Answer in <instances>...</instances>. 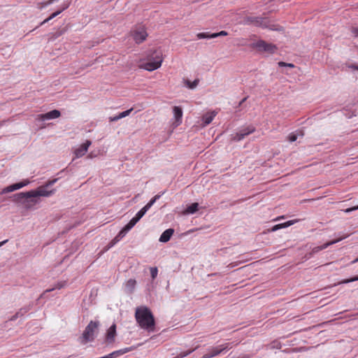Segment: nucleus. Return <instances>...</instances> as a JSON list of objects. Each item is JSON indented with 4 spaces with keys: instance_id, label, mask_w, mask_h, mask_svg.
I'll return each mask as SVG.
<instances>
[{
    "instance_id": "nucleus-28",
    "label": "nucleus",
    "mask_w": 358,
    "mask_h": 358,
    "mask_svg": "<svg viewBox=\"0 0 358 358\" xmlns=\"http://www.w3.org/2000/svg\"><path fill=\"white\" fill-rule=\"evenodd\" d=\"M214 36V33L213 34H210L208 32H202V33H199L196 34V38L198 39H202V38H214L215 36Z\"/></svg>"
},
{
    "instance_id": "nucleus-24",
    "label": "nucleus",
    "mask_w": 358,
    "mask_h": 358,
    "mask_svg": "<svg viewBox=\"0 0 358 358\" xmlns=\"http://www.w3.org/2000/svg\"><path fill=\"white\" fill-rule=\"evenodd\" d=\"M140 220L141 218L135 215L124 227L130 231Z\"/></svg>"
},
{
    "instance_id": "nucleus-43",
    "label": "nucleus",
    "mask_w": 358,
    "mask_h": 358,
    "mask_svg": "<svg viewBox=\"0 0 358 358\" xmlns=\"http://www.w3.org/2000/svg\"><path fill=\"white\" fill-rule=\"evenodd\" d=\"M118 241H115V238H114L109 243L108 245H107V247L105 248L104 251H107L108 250H109L110 248H112L113 246H114Z\"/></svg>"
},
{
    "instance_id": "nucleus-8",
    "label": "nucleus",
    "mask_w": 358,
    "mask_h": 358,
    "mask_svg": "<svg viewBox=\"0 0 358 358\" xmlns=\"http://www.w3.org/2000/svg\"><path fill=\"white\" fill-rule=\"evenodd\" d=\"M245 22L257 27H267L268 21L266 17L250 16L247 17Z\"/></svg>"
},
{
    "instance_id": "nucleus-41",
    "label": "nucleus",
    "mask_w": 358,
    "mask_h": 358,
    "mask_svg": "<svg viewBox=\"0 0 358 358\" xmlns=\"http://www.w3.org/2000/svg\"><path fill=\"white\" fill-rule=\"evenodd\" d=\"M66 8H64L62 10H57L53 13H52L48 17L49 19L51 20L52 19L55 18V17H57V15H59L64 10H65Z\"/></svg>"
},
{
    "instance_id": "nucleus-7",
    "label": "nucleus",
    "mask_w": 358,
    "mask_h": 358,
    "mask_svg": "<svg viewBox=\"0 0 358 358\" xmlns=\"http://www.w3.org/2000/svg\"><path fill=\"white\" fill-rule=\"evenodd\" d=\"M253 46L258 49L259 51L266 52L268 53H273L277 48L272 43H268L263 40L258 41Z\"/></svg>"
},
{
    "instance_id": "nucleus-42",
    "label": "nucleus",
    "mask_w": 358,
    "mask_h": 358,
    "mask_svg": "<svg viewBox=\"0 0 358 358\" xmlns=\"http://www.w3.org/2000/svg\"><path fill=\"white\" fill-rule=\"evenodd\" d=\"M297 222H298L297 220H289V221H287L286 222H284L282 224H283L284 228H285V227H288L295 224Z\"/></svg>"
},
{
    "instance_id": "nucleus-37",
    "label": "nucleus",
    "mask_w": 358,
    "mask_h": 358,
    "mask_svg": "<svg viewBox=\"0 0 358 358\" xmlns=\"http://www.w3.org/2000/svg\"><path fill=\"white\" fill-rule=\"evenodd\" d=\"M132 110H133V108H130V109H129V110H125V111H123V112L120 113L119 114V117H120V119H122V118H123V117H125L128 116V115L131 113V112Z\"/></svg>"
},
{
    "instance_id": "nucleus-18",
    "label": "nucleus",
    "mask_w": 358,
    "mask_h": 358,
    "mask_svg": "<svg viewBox=\"0 0 358 358\" xmlns=\"http://www.w3.org/2000/svg\"><path fill=\"white\" fill-rule=\"evenodd\" d=\"M199 210V203H193L185 208V210L182 212L183 215H190L195 213Z\"/></svg>"
},
{
    "instance_id": "nucleus-1",
    "label": "nucleus",
    "mask_w": 358,
    "mask_h": 358,
    "mask_svg": "<svg viewBox=\"0 0 358 358\" xmlns=\"http://www.w3.org/2000/svg\"><path fill=\"white\" fill-rule=\"evenodd\" d=\"M57 179H53L46 182L44 186L39 187L36 190H31L27 192H20L14 195V200L20 201L22 199H26L24 202V206L29 208L31 204H36L38 202V196H50L54 194L55 189L47 190L46 187L52 185L57 182Z\"/></svg>"
},
{
    "instance_id": "nucleus-49",
    "label": "nucleus",
    "mask_w": 358,
    "mask_h": 358,
    "mask_svg": "<svg viewBox=\"0 0 358 358\" xmlns=\"http://www.w3.org/2000/svg\"><path fill=\"white\" fill-rule=\"evenodd\" d=\"M20 313H21V312H17L13 316L11 317V318L10 320L11 321L16 320L17 318L20 317Z\"/></svg>"
},
{
    "instance_id": "nucleus-13",
    "label": "nucleus",
    "mask_w": 358,
    "mask_h": 358,
    "mask_svg": "<svg viewBox=\"0 0 358 358\" xmlns=\"http://www.w3.org/2000/svg\"><path fill=\"white\" fill-rule=\"evenodd\" d=\"M91 144L92 142L87 140L85 143H83L79 148L76 149L74 151L76 157L79 158L85 155Z\"/></svg>"
},
{
    "instance_id": "nucleus-48",
    "label": "nucleus",
    "mask_w": 358,
    "mask_h": 358,
    "mask_svg": "<svg viewBox=\"0 0 358 358\" xmlns=\"http://www.w3.org/2000/svg\"><path fill=\"white\" fill-rule=\"evenodd\" d=\"M119 120H120L119 115H115L114 117H109V121L110 122H115V121H117Z\"/></svg>"
},
{
    "instance_id": "nucleus-29",
    "label": "nucleus",
    "mask_w": 358,
    "mask_h": 358,
    "mask_svg": "<svg viewBox=\"0 0 358 358\" xmlns=\"http://www.w3.org/2000/svg\"><path fill=\"white\" fill-rule=\"evenodd\" d=\"M129 231V230L124 227L117 234V235L115 237L116 241H120Z\"/></svg>"
},
{
    "instance_id": "nucleus-54",
    "label": "nucleus",
    "mask_w": 358,
    "mask_h": 358,
    "mask_svg": "<svg viewBox=\"0 0 358 358\" xmlns=\"http://www.w3.org/2000/svg\"><path fill=\"white\" fill-rule=\"evenodd\" d=\"M52 2H53V0H49V1L48 3H44L43 6H47V5L50 4V3H52Z\"/></svg>"
},
{
    "instance_id": "nucleus-20",
    "label": "nucleus",
    "mask_w": 358,
    "mask_h": 358,
    "mask_svg": "<svg viewBox=\"0 0 358 358\" xmlns=\"http://www.w3.org/2000/svg\"><path fill=\"white\" fill-rule=\"evenodd\" d=\"M66 283H67V282H66V281H60V282H58L55 285V286L54 287H52V288H51V289H46V290L43 292V294H42V296H43V294H45V293H47V292H52V291H53V290H55V289H62V288H63V287H66Z\"/></svg>"
},
{
    "instance_id": "nucleus-53",
    "label": "nucleus",
    "mask_w": 358,
    "mask_h": 358,
    "mask_svg": "<svg viewBox=\"0 0 358 358\" xmlns=\"http://www.w3.org/2000/svg\"><path fill=\"white\" fill-rule=\"evenodd\" d=\"M350 68L353 69H356V70H358V66L355 65V64H352L350 66Z\"/></svg>"
},
{
    "instance_id": "nucleus-6",
    "label": "nucleus",
    "mask_w": 358,
    "mask_h": 358,
    "mask_svg": "<svg viewBox=\"0 0 358 358\" xmlns=\"http://www.w3.org/2000/svg\"><path fill=\"white\" fill-rule=\"evenodd\" d=\"M229 345V343H224L216 347H213L208 350L206 354L203 355L202 358H212L215 357L222 353L224 350L230 348Z\"/></svg>"
},
{
    "instance_id": "nucleus-26",
    "label": "nucleus",
    "mask_w": 358,
    "mask_h": 358,
    "mask_svg": "<svg viewBox=\"0 0 358 358\" xmlns=\"http://www.w3.org/2000/svg\"><path fill=\"white\" fill-rule=\"evenodd\" d=\"M140 220L141 218L135 215L124 227L130 231Z\"/></svg>"
},
{
    "instance_id": "nucleus-27",
    "label": "nucleus",
    "mask_w": 358,
    "mask_h": 358,
    "mask_svg": "<svg viewBox=\"0 0 358 358\" xmlns=\"http://www.w3.org/2000/svg\"><path fill=\"white\" fill-rule=\"evenodd\" d=\"M140 220L141 218L135 215L124 227L130 231Z\"/></svg>"
},
{
    "instance_id": "nucleus-57",
    "label": "nucleus",
    "mask_w": 358,
    "mask_h": 358,
    "mask_svg": "<svg viewBox=\"0 0 358 358\" xmlns=\"http://www.w3.org/2000/svg\"><path fill=\"white\" fill-rule=\"evenodd\" d=\"M88 157H90V158H92V154H90V155H88Z\"/></svg>"
},
{
    "instance_id": "nucleus-45",
    "label": "nucleus",
    "mask_w": 358,
    "mask_h": 358,
    "mask_svg": "<svg viewBox=\"0 0 358 358\" xmlns=\"http://www.w3.org/2000/svg\"><path fill=\"white\" fill-rule=\"evenodd\" d=\"M228 35V33L225 31H221L218 33H214V36L215 38H217L218 36H227Z\"/></svg>"
},
{
    "instance_id": "nucleus-47",
    "label": "nucleus",
    "mask_w": 358,
    "mask_h": 358,
    "mask_svg": "<svg viewBox=\"0 0 358 358\" xmlns=\"http://www.w3.org/2000/svg\"><path fill=\"white\" fill-rule=\"evenodd\" d=\"M351 32L355 37H358V27H352Z\"/></svg>"
},
{
    "instance_id": "nucleus-44",
    "label": "nucleus",
    "mask_w": 358,
    "mask_h": 358,
    "mask_svg": "<svg viewBox=\"0 0 358 358\" xmlns=\"http://www.w3.org/2000/svg\"><path fill=\"white\" fill-rule=\"evenodd\" d=\"M278 65H279V66H288V67H290V68H294V65L293 64L285 63L284 62H280L278 63Z\"/></svg>"
},
{
    "instance_id": "nucleus-14",
    "label": "nucleus",
    "mask_w": 358,
    "mask_h": 358,
    "mask_svg": "<svg viewBox=\"0 0 358 358\" xmlns=\"http://www.w3.org/2000/svg\"><path fill=\"white\" fill-rule=\"evenodd\" d=\"M115 336H116V324H113L106 332V339H105L106 343H107L108 344L114 343Z\"/></svg>"
},
{
    "instance_id": "nucleus-10",
    "label": "nucleus",
    "mask_w": 358,
    "mask_h": 358,
    "mask_svg": "<svg viewBox=\"0 0 358 358\" xmlns=\"http://www.w3.org/2000/svg\"><path fill=\"white\" fill-rule=\"evenodd\" d=\"M148 36L145 29L143 27H139L133 31V38L136 43H141Z\"/></svg>"
},
{
    "instance_id": "nucleus-22",
    "label": "nucleus",
    "mask_w": 358,
    "mask_h": 358,
    "mask_svg": "<svg viewBox=\"0 0 358 358\" xmlns=\"http://www.w3.org/2000/svg\"><path fill=\"white\" fill-rule=\"evenodd\" d=\"M140 220L141 218L135 215L124 227L130 231Z\"/></svg>"
},
{
    "instance_id": "nucleus-21",
    "label": "nucleus",
    "mask_w": 358,
    "mask_h": 358,
    "mask_svg": "<svg viewBox=\"0 0 358 358\" xmlns=\"http://www.w3.org/2000/svg\"><path fill=\"white\" fill-rule=\"evenodd\" d=\"M136 284V281L134 279H129V280H127V282H126V288L129 293L133 292Z\"/></svg>"
},
{
    "instance_id": "nucleus-12",
    "label": "nucleus",
    "mask_w": 358,
    "mask_h": 358,
    "mask_svg": "<svg viewBox=\"0 0 358 358\" xmlns=\"http://www.w3.org/2000/svg\"><path fill=\"white\" fill-rule=\"evenodd\" d=\"M61 115L60 112L58 110H52L45 114H40L37 115L36 120L40 121H44L46 120H52L59 117Z\"/></svg>"
},
{
    "instance_id": "nucleus-5",
    "label": "nucleus",
    "mask_w": 358,
    "mask_h": 358,
    "mask_svg": "<svg viewBox=\"0 0 358 358\" xmlns=\"http://www.w3.org/2000/svg\"><path fill=\"white\" fill-rule=\"evenodd\" d=\"M255 131V127L252 125L248 126L241 129L239 131L231 135V139L234 141H240L247 136Z\"/></svg>"
},
{
    "instance_id": "nucleus-39",
    "label": "nucleus",
    "mask_w": 358,
    "mask_h": 358,
    "mask_svg": "<svg viewBox=\"0 0 358 358\" xmlns=\"http://www.w3.org/2000/svg\"><path fill=\"white\" fill-rule=\"evenodd\" d=\"M148 210L145 208V207L144 206L136 214V215H137L139 218L141 219Z\"/></svg>"
},
{
    "instance_id": "nucleus-3",
    "label": "nucleus",
    "mask_w": 358,
    "mask_h": 358,
    "mask_svg": "<svg viewBox=\"0 0 358 358\" xmlns=\"http://www.w3.org/2000/svg\"><path fill=\"white\" fill-rule=\"evenodd\" d=\"M99 326L100 322L99 321H90L79 338L80 343L85 345L88 342L93 341Z\"/></svg>"
},
{
    "instance_id": "nucleus-36",
    "label": "nucleus",
    "mask_w": 358,
    "mask_h": 358,
    "mask_svg": "<svg viewBox=\"0 0 358 358\" xmlns=\"http://www.w3.org/2000/svg\"><path fill=\"white\" fill-rule=\"evenodd\" d=\"M132 110H133V108H130V109H129V110H125V111H123V112L120 113L119 114V117H120V119H122V118H123V117H125L128 116V115L131 113V112Z\"/></svg>"
},
{
    "instance_id": "nucleus-25",
    "label": "nucleus",
    "mask_w": 358,
    "mask_h": 358,
    "mask_svg": "<svg viewBox=\"0 0 358 358\" xmlns=\"http://www.w3.org/2000/svg\"><path fill=\"white\" fill-rule=\"evenodd\" d=\"M140 220L141 218L135 215L124 227L130 231Z\"/></svg>"
},
{
    "instance_id": "nucleus-56",
    "label": "nucleus",
    "mask_w": 358,
    "mask_h": 358,
    "mask_svg": "<svg viewBox=\"0 0 358 358\" xmlns=\"http://www.w3.org/2000/svg\"><path fill=\"white\" fill-rule=\"evenodd\" d=\"M356 262H358V257L352 262V263H356Z\"/></svg>"
},
{
    "instance_id": "nucleus-2",
    "label": "nucleus",
    "mask_w": 358,
    "mask_h": 358,
    "mask_svg": "<svg viewBox=\"0 0 358 358\" xmlns=\"http://www.w3.org/2000/svg\"><path fill=\"white\" fill-rule=\"evenodd\" d=\"M135 319L141 329L149 332L154 331L155 320L152 313L147 306H141L136 308Z\"/></svg>"
},
{
    "instance_id": "nucleus-15",
    "label": "nucleus",
    "mask_w": 358,
    "mask_h": 358,
    "mask_svg": "<svg viewBox=\"0 0 358 358\" xmlns=\"http://www.w3.org/2000/svg\"><path fill=\"white\" fill-rule=\"evenodd\" d=\"M216 115H217V113H215V111L206 113V114H204L202 116L203 127H206L208 124H209L213 121V120L216 116Z\"/></svg>"
},
{
    "instance_id": "nucleus-11",
    "label": "nucleus",
    "mask_w": 358,
    "mask_h": 358,
    "mask_svg": "<svg viewBox=\"0 0 358 358\" xmlns=\"http://www.w3.org/2000/svg\"><path fill=\"white\" fill-rule=\"evenodd\" d=\"M29 183V181L26 180L22 181L20 182L13 184L11 185H9V186L3 188L0 194H6L8 192H13L15 190L22 188L23 187L27 185Z\"/></svg>"
},
{
    "instance_id": "nucleus-30",
    "label": "nucleus",
    "mask_w": 358,
    "mask_h": 358,
    "mask_svg": "<svg viewBox=\"0 0 358 358\" xmlns=\"http://www.w3.org/2000/svg\"><path fill=\"white\" fill-rule=\"evenodd\" d=\"M199 80L198 79L191 82L189 80H185V85L189 89H194L199 84Z\"/></svg>"
},
{
    "instance_id": "nucleus-50",
    "label": "nucleus",
    "mask_w": 358,
    "mask_h": 358,
    "mask_svg": "<svg viewBox=\"0 0 358 358\" xmlns=\"http://www.w3.org/2000/svg\"><path fill=\"white\" fill-rule=\"evenodd\" d=\"M357 209H358V206H356V207H353V208H348V209H346L345 211L346 213H350V212H351V211H352V210H357Z\"/></svg>"
},
{
    "instance_id": "nucleus-16",
    "label": "nucleus",
    "mask_w": 358,
    "mask_h": 358,
    "mask_svg": "<svg viewBox=\"0 0 358 358\" xmlns=\"http://www.w3.org/2000/svg\"><path fill=\"white\" fill-rule=\"evenodd\" d=\"M173 233H174L173 229L169 228V229L165 230L159 237V242H162V243L168 242L171 239Z\"/></svg>"
},
{
    "instance_id": "nucleus-51",
    "label": "nucleus",
    "mask_w": 358,
    "mask_h": 358,
    "mask_svg": "<svg viewBox=\"0 0 358 358\" xmlns=\"http://www.w3.org/2000/svg\"><path fill=\"white\" fill-rule=\"evenodd\" d=\"M50 20L49 19V17L46 18L45 20H44L42 22L40 23V25L39 26H41V25H43L45 24V23H47L48 22H49Z\"/></svg>"
},
{
    "instance_id": "nucleus-34",
    "label": "nucleus",
    "mask_w": 358,
    "mask_h": 358,
    "mask_svg": "<svg viewBox=\"0 0 358 358\" xmlns=\"http://www.w3.org/2000/svg\"><path fill=\"white\" fill-rule=\"evenodd\" d=\"M357 280H358V275L351 278L350 279L343 280L341 281L340 282H338V284H347V283L357 281Z\"/></svg>"
},
{
    "instance_id": "nucleus-38",
    "label": "nucleus",
    "mask_w": 358,
    "mask_h": 358,
    "mask_svg": "<svg viewBox=\"0 0 358 358\" xmlns=\"http://www.w3.org/2000/svg\"><path fill=\"white\" fill-rule=\"evenodd\" d=\"M132 110H133V108H130V109H129V110H125V111H123V112L120 113L119 114V117H120V119H122V118H123V117H125L128 116V115L131 113V112Z\"/></svg>"
},
{
    "instance_id": "nucleus-52",
    "label": "nucleus",
    "mask_w": 358,
    "mask_h": 358,
    "mask_svg": "<svg viewBox=\"0 0 358 358\" xmlns=\"http://www.w3.org/2000/svg\"><path fill=\"white\" fill-rule=\"evenodd\" d=\"M247 100V97L243 98L239 103L238 106H241L245 101Z\"/></svg>"
},
{
    "instance_id": "nucleus-58",
    "label": "nucleus",
    "mask_w": 358,
    "mask_h": 358,
    "mask_svg": "<svg viewBox=\"0 0 358 358\" xmlns=\"http://www.w3.org/2000/svg\"><path fill=\"white\" fill-rule=\"evenodd\" d=\"M2 125H3V122H0V127H1Z\"/></svg>"
},
{
    "instance_id": "nucleus-9",
    "label": "nucleus",
    "mask_w": 358,
    "mask_h": 358,
    "mask_svg": "<svg viewBox=\"0 0 358 358\" xmlns=\"http://www.w3.org/2000/svg\"><path fill=\"white\" fill-rule=\"evenodd\" d=\"M348 236V235H345V236L340 237V238H338L337 239L329 241V242H327V243H324V244H323V245H322L320 246H317V247L313 248L312 249L311 252L308 254V258L312 257L314 254L317 253L320 251L326 249L329 246L332 245H334V244H335L336 243H338L339 241L343 240L344 238H347Z\"/></svg>"
},
{
    "instance_id": "nucleus-17",
    "label": "nucleus",
    "mask_w": 358,
    "mask_h": 358,
    "mask_svg": "<svg viewBox=\"0 0 358 358\" xmlns=\"http://www.w3.org/2000/svg\"><path fill=\"white\" fill-rule=\"evenodd\" d=\"M173 111L176 119V126H178L182 122V108L179 106H174L173 108Z\"/></svg>"
},
{
    "instance_id": "nucleus-35",
    "label": "nucleus",
    "mask_w": 358,
    "mask_h": 358,
    "mask_svg": "<svg viewBox=\"0 0 358 358\" xmlns=\"http://www.w3.org/2000/svg\"><path fill=\"white\" fill-rule=\"evenodd\" d=\"M158 269L157 267H151L150 268V275L152 278L154 280L157 276Z\"/></svg>"
},
{
    "instance_id": "nucleus-55",
    "label": "nucleus",
    "mask_w": 358,
    "mask_h": 358,
    "mask_svg": "<svg viewBox=\"0 0 358 358\" xmlns=\"http://www.w3.org/2000/svg\"><path fill=\"white\" fill-rule=\"evenodd\" d=\"M8 241V240L3 241L0 243V247L2 246L4 243H6Z\"/></svg>"
},
{
    "instance_id": "nucleus-33",
    "label": "nucleus",
    "mask_w": 358,
    "mask_h": 358,
    "mask_svg": "<svg viewBox=\"0 0 358 358\" xmlns=\"http://www.w3.org/2000/svg\"><path fill=\"white\" fill-rule=\"evenodd\" d=\"M31 309V305L26 306L19 310L18 312H21L20 313V316H23L26 313H27Z\"/></svg>"
},
{
    "instance_id": "nucleus-31",
    "label": "nucleus",
    "mask_w": 358,
    "mask_h": 358,
    "mask_svg": "<svg viewBox=\"0 0 358 358\" xmlns=\"http://www.w3.org/2000/svg\"><path fill=\"white\" fill-rule=\"evenodd\" d=\"M160 195L159 194H157L155 195L145 206V208H147L148 210H149L151 206L155 203V202L159 199L160 198Z\"/></svg>"
},
{
    "instance_id": "nucleus-46",
    "label": "nucleus",
    "mask_w": 358,
    "mask_h": 358,
    "mask_svg": "<svg viewBox=\"0 0 358 358\" xmlns=\"http://www.w3.org/2000/svg\"><path fill=\"white\" fill-rule=\"evenodd\" d=\"M282 228H284L283 224L282 223V224H276V225L273 226V228L271 229V231H277V230H278L280 229H282Z\"/></svg>"
},
{
    "instance_id": "nucleus-32",
    "label": "nucleus",
    "mask_w": 358,
    "mask_h": 358,
    "mask_svg": "<svg viewBox=\"0 0 358 358\" xmlns=\"http://www.w3.org/2000/svg\"><path fill=\"white\" fill-rule=\"evenodd\" d=\"M194 350L192 349V350H187V351H185V352H180V354H178L176 357H173V358H183L185 357H187L189 355H190Z\"/></svg>"
},
{
    "instance_id": "nucleus-4",
    "label": "nucleus",
    "mask_w": 358,
    "mask_h": 358,
    "mask_svg": "<svg viewBox=\"0 0 358 358\" xmlns=\"http://www.w3.org/2000/svg\"><path fill=\"white\" fill-rule=\"evenodd\" d=\"M162 55L159 51H155L151 58L143 64V68L149 71L157 69L162 65Z\"/></svg>"
},
{
    "instance_id": "nucleus-19",
    "label": "nucleus",
    "mask_w": 358,
    "mask_h": 358,
    "mask_svg": "<svg viewBox=\"0 0 358 358\" xmlns=\"http://www.w3.org/2000/svg\"><path fill=\"white\" fill-rule=\"evenodd\" d=\"M134 348H135L134 347H131V348H126L124 349L116 350V351H114V352L110 353L109 357H111L112 358L116 357L122 355L134 350Z\"/></svg>"
},
{
    "instance_id": "nucleus-40",
    "label": "nucleus",
    "mask_w": 358,
    "mask_h": 358,
    "mask_svg": "<svg viewBox=\"0 0 358 358\" xmlns=\"http://www.w3.org/2000/svg\"><path fill=\"white\" fill-rule=\"evenodd\" d=\"M288 141L290 142H294L297 139V134L294 133H291L288 137Z\"/></svg>"
},
{
    "instance_id": "nucleus-23",
    "label": "nucleus",
    "mask_w": 358,
    "mask_h": 358,
    "mask_svg": "<svg viewBox=\"0 0 358 358\" xmlns=\"http://www.w3.org/2000/svg\"><path fill=\"white\" fill-rule=\"evenodd\" d=\"M140 220L141 218L135 215L124 227L130 231Z\"/></svg>"
}]
</instances>
